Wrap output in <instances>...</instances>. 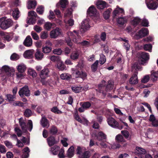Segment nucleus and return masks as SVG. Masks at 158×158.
Returning <instances> with one entry per match:
<instances>
[{
    "mask_svg": "<svg viewBox=\"0 0 158 158\" xmlns=\"http://www.w3.org/2000/svg\"><path fill=\"white\" fill-rule=\"evenodd\" d=\"M149 55L147 53L143 52L141 53L138 59L139 63H135L132 66V71H133L134 69L136 71L141 70V67L140 64L144 65L146 61L149 59Z\"/></svg>",
    "mask_w": 158,
    "mask_h": 158,
    "instance_id": "1",
    "label": "nucleus"
},
{
    "mask_svg": "<svg viewBox=\"0 0 158 158\" xmlns=\"http://www.w3.org/2000/svg\"><path fill=\"white\" fill-rule=\"evenodd\" d=\"M67 35L71 36L72 40L75 43L80 44L81 41V37L79 35V33L75 30L73 32L68 31L67 33Z\"/></svg>",
    "mask_w": 158,
    "mask_h": 158,
    "instance_id": "2",
    "label": "nucleus"
},
{
    "mask_svg": "<svg viewBox=\"0 0 158 158\" xmlns=\"http://www.w3.org/2000/svg\"><path fill=\"white\" fill-rule=\"evenodd\" d=\"M12 24L11 20L4 18L0 19V27L2 29L5 30L9 28Z\"/></svg>",
    "mask_w": 158,
    "mask_h": 158,
    "instance_id": "3",
    "label": "nucleus"
},
{
    "mask_svg": "<svg viewBox=\"0 0 158 158\" xmlns=\"http://www.w3.org/2000/svg\"><path fill=\"white\" fill-rule=\"evenodd\" d=\"M90 23V20L88 18L84 19L81 23V28L84 31H86L89 30L92 27Z\"/></svg>",
    "mask_w": 158,
    "mask_h": 158,
    "instance_id": "4",
    "label": "nucleus"
},
{
    "mask_svg": "<svg viewBox=\"0 0 158 158\" xmlns=\"http://www.w3.org/2000/svg\"><path fill=\"white\" fill-rule=\"evenodd\" d=\"M49 70L48 68H45L42 69L40 73V77L41 78V82L43 84H46L44 79L49 76Z\"/></svg>",
    "mask_w": 158,
    "mask_h": 158,
    "instance_id": "5",
    "label": "nucleus"
},
{
    "mask_svg": "<svg viewBox=\"0 0 158 158\" xmlns=\"http://www.w3.org/2000/svg\"><path fill=\"white\" fill-rule=\"evenodd\" d=\"M148 32L147 28H142L135 35L134 38L136 39H139L148 34Z\"/></svg>",
    "mask_w": 158,
    "mask_h": 158,
    "instance_id": "6",
    "label": "nucleus"
},
{
    "mask_svg": "<svg viewBox=\"0 0 158 158\" xmlns=\"http://www.w3.org/2000/svg\"><path fill=\"white\" fill-rule=\"evenodd\" d=\"M61 30L59 28L56 27L51 31L50 35L51 38L56 39L60 36L61 34Z\"/></svg>",
    "mask_w": 158,
    "mask_h": 158,
    "instance_id": "7",
    "label": "nucleus"
},
{
    "mask_svg": "<svg viewBox=\"0 0 158 158\" xmlns=\"http://www.w3.org/2000/svg\"><path fill=\"white\" fill-rule=\"evenodd\" d=\"M107 122L108 125L111 127L114 128H119L118 123L112 117H109L107 119Z\"/></svg>",
    "mask_w": 158,
    "mask_h": 158,
    "instance_id": "8",
    "label": "nucleus"
},
{
    "mask_svg": "<svg viewBox=\"0 0 158 158\" xmlns=\"http://www.w3.org/2000/svg\"><path fill=\"white\" fill-rule=\"evenodd\" d=\"M19 95L22 97L24 95L26 96H29L30 95V91L27 86H25L22 88L19 92Z\"/></svg>",
    "mask_w": 158,
    "mask_h": 158,
    "instance_id": "9",
    "label": "nucleus"
},
{
    "mask_svg": "<svg viewBox=\"0 0 158 158\" xmlns=\"http://www.w3.org/2000/svg\"><path fill=\"white\" fill-rule=\"evenodd\" d=\"M87 14L90 16H98L95 7L93 6H90L87 10Z\"/></svg>",
    "mask_w": 158,
    "mask_h": 158,
    "instance_id": "10",
    "label": "nucleus"
},
{
    "mask_svg": "<svg viewBox=\"0 0 158 158\" xmlns=\"http://www.w3.org/2000/svg\"><path fill=\"white\" fill-rule=\"evenodd\" d=\"M93 136L96 137V139L98 141H101L106 139V136L102 132H99L97 134H93Z\"/></svg>",
    "mask_w": 158,
    "mask_h": 158,
    "instance_id": "11",
    "label": "nucleus"
},
{
    "mask_svg": "<svg viewBox=\"0 0 158 158\" xmlns=\"http://www.w3.org/2000/svg\"><path fill=\"white\" fill-rule=\"evenodd\" d=\"M148 8L150 10H154L156 9L158 6V2H146Z\"/></svg>",
    "mask_w": 158,
    "mask_h": 158,
    "instance_id": "12",
    "label": "nucleus"
},
{
    "mask_svg": "<svg viewBox=\"0 0 158 158\" xmlns=\"http://www.w3.org/2000/svg\"><path fill=\"white\" fill-rule=\"evenodd\" d=\"M96 5L97 8L99 9H103L106 7V2L101 0H98Z\"/></svg>",
    "mask_w": 158,
    "mask_h": 158,
    "instance_id": "13",
    "label": "nucleus"
},
{
    "mask_svg": "<svg viewBox=\"0 0 158 158\" xmlns=\"http://www.w3.org/2000/svg\"><path fill=\"white\" fill-rule=\"evenodd\" d=\"M137 73L133 74L129 80V83L131 85H135L138 83V79L137 77Z\"/></svg>",
    "mask_w": 158,
    "mask_h": 158,
    "instance_id": "14",
    "label": "nucleus"
},
{
    "mask_svg": "<svg viewBox=\"0 0 158 158\" xmlns=\"http://www.w3.org/2000/svg\"><path fill=\"white\" fill-rule=\"evenodd\" d=\"M69 2L68 0H60L59 3L56 4V7L59 8H64L66 7V6L68 4Z\"/></svg>",
    "mask_w": 158,
    "mask_h": 158,
    "instance_id": "15",
    "label": "nucleus"
},
{
    "mask_svg": "<svg viewBox=\"0 0 158 158\" xmlns=\"http://www.w3.org/2000/svg\"><path fill=\"white\" fill-rule=\"evenodd\" d=\"M79 55V52L75 50L72 52L70 56V58L73 60H76L78 58Z\"/></svg>",
    "mask_w": 158,
    "mask_h": 158,
    "instance_id": "16",
    "label": "nucleus"
},
{
    "mask_svg": "<svg viewBox=\"0 0 158 158\" xmlns=\"http://www.w3.org/2000/svg\"><path fill=\"white\" fill-rule=\"evenodd\" d=\"M32 40L31 36H27L23 42V44L26 46L30 47L32 45Z\"/></svg>",
    "mask_w": 158,
    "mask_h": 158,
    "instance_id": "17",
    "label": "nucleus"
},
{
    "mask_svg": "<svg viewBox=\"0 0 158 158\" xmlns=\"http://www.w3.org/2000/svg\"><path fill=\"white\" fill-rule=\"evenodd\" d=\"M74 154V149L73 146H71L68 150L66 153V157L69 158L72 157Z\"/></svg>",
    "mask_w": 158,
    "mask_h": 158,
    "instance_id": "18",
    "label": "nucleus"
},
{
    "mask_svg": "<svg viewBox=\"0 0 158 158\" xmlns=\"http://www.w3.org/2000/svg\"><path fill=\"white\" fill-rule=\"evenodd\" d=\"M37 4V2L35 0H30L28 1L27 7L28 9H34Z\"/></svg>",
    "mask_w": 158,
    "mask_h": 158,
    "instance_id": "19",
    "label": "nucleus"
},
{
    "mask_svg": "<svg viewBox=\"0 0 158 158\" xmlns=\"http://www.w3.org/2000/svg\"><path fill=\"white\" fill-rule=\"evenodd\" d=\"M33 50H28L26 51L23 54V56L25 58L28 59L31 58L33 57Z\"/></svg>",
    "mask_w": 158,
    "mask_h": 158,
    "instance_id": "20",
    "label": "nucleus"
},
{
    "mask_svg": "<svg viewBox=\"0 0 158 158\" xmlns=\"http://www.w3.org/2000/svg\"><path fill=\"white\" fill-rule=\"evenodd\" d=\"M60 149V148L57 146H55L52 147L49 151L51 154L54 155L58 154V152Z\"/></svg>",
    "mask_w": 158,
    "mask_h": 158,
    "instance_id": "21",
    "label": "nucleus"
},
{
    "mask_svg": "<svg viewBox=\"0 0 158 158\" xmlns=\"http://www.w3.org/2000/svg\"><path fill=\"white\" fill-rule=\"evenodd\" d=\"M124 12L122 8H120L118 6L114 10L113 13V16L115 18L117 15Z\"/></svg>",
    "mask_w": 158,
    "mask_h": 158,
    "instance_id": "22",
    "label": "nucleus"
},
{
    "mask_svg": "<svg viewBox=\"0 0 158 158\" xmlns=\"http://www.w3.org/2000/svg\"><path fill=\"white\" fill-rule=\"evenodd\" d=\"M16 68L18 72H24L26 69V66L23 63H21L17 66Z\"/></svg>",
    "mask_w": 158,
    "mask_h": 158,
    "instance_id": "23",
    "label": "nucleus"
},
{
    "mask_svg": "<svg viewBox=\"0 0 158 158\" xmlns=\"http://www.w3.org/2000/svg\"><path fill=\"white\" fill-rule=\"evenodd\" d=\"M12 70V68L7 65H4L2 68L0 67V73L2 72L10 73Z\"/></svg>",
    "mask_w": 158,
    "mask_h": 158,
    "instance_id": "24",
    "label": "nucleus"
},
{
    "mask_svg": "<svg viewBox=\"0 0 158 158\" xmlns=\"http://www.w3.org/2000/svg\"><path fill=\"white\" fill-rule=\"evenodd\" d=\"M19 123L22 130L23 131H26L27 130V126L23 118H20L19 119Z\"/></svg>",
    "mask_w": 158,
    "mask_h": 158,
    "instance_id": "25",
    "label": "nucleus"
},
{
    "mask_svg": "<svg viewBox=\"0 0 158 158\" xmlns=\"http://www.w3.org/2000/svg\"><path fill=\"white\" fill-rule=\"evenodd\" d=\"M13 34L11 33H4L2 35V37L4 38L5 40L8 41L10 40L13 38Z\"/></svg>",
    "mask_w": 158,
    "mask_h": 158,
    "instance_id": "26",
    "label": "nucleus"
},
{
    "mask_svg": "<svg viewBox=\"0 0 158 158\" xmlns=\"http://www.w3.org/2000/svg\"><path fill=\"white\" fill-rule=\"evenodd\" d=\"M41 125L44 127H48L49 126V124L48 120L44 117L42 116L40 121Z\"/></svg>",
    "mask_w": 158,
    "mask_h": 158,
    "instance_id": "27",
    "label": "nucleus"
},
{
    "mask_svg": "<svg viewBox=\"0 0 158 158\" xmlns=\"http://www.w3.org/2000/svg\"><path fill=\"white\" fill-rule=\"evenodd\" d=\"M60 77L62 80H69L72 78V76L69 73H64L60 74Z\"/></svg>",
    "mask_w": 158,
    "mask_h": 158,
    "instance_id": "28",
    "label": "nucleus"
},
{
    "mask_svg": "<svg viewBox=\"0 0 158 158\" xmlns=\"http://www.w3.org/2000/svg\"><path fill=\"white\" fill-rule=\"evenodd\" d=\"M47 140L48 144L50 146L54 145L56 143L54 137L52 136L48 137L47 139Z\"/></svg>",
    "mask_w": 158,
    "mask_h": 158,
    "instance_id": "29",
    "label": "nucleus"
},
{
    "mask_svg": "<svg viewBox=\"0 0 158 158\" xmlns=\"http://www.w3.org/2000/svg\"><path fill=\"white\" fill-rule=\"evenodd\" d=\"M127 20L126 17H120L118 19L117 22L119 24L123 25L127 22Z\"/></svg>",
    "mask_w": 158,
    "mask_h": 158,
    "instance_id": "30",
    "label": "nucleus"
},
{
    "mask_svg": "<svg viewBox=\"0 0 158 158\" xmlns=\"http://www.w3.org/2000/svg\"><path fill=\"white\" fill-rule=\"evenodd\" d=\"M57 67L60 70L63 71L65 69L66 66L61 61L59 60L58 62Z\"/></svg>",
    "mask_w": 158,
    "mask_h": 158,
    "instance_id": "31",
    "label": "nucleus"
},
{
    "mask_svg": "<svg viewBox=\"0 0 158 158\" xmlns=\"http://www.w3.org/2000/svg\"><path fill=\"white\" fill-rule=\"evenodd\" d=\"M43 53L39 50H37L35 54V57L37 60H41L43 58Z\"/></svg>",
    "mask_w": 158,
    "mask_h": 158,
    "instance_id": "32",
    "label": "nucleus"
},
{
    "mask_svg": "<svg viewBox=\"0 0 158 158\" xmlns=\"http://www.w3.org/2000/svg\"><path fill=\"white\" fill-rule=\"evenodd\" d=\"M72 71V74L76 78L79 77H80L81 75V72L77 70L75 68H72L71 69Z\"/></svg>",
    "mask_w": 158,
    "mask_h": 158,
    "instance_id": "33",
    "label": "nucleus"
},
{
    "mask_svg": "<svg viewBox=\"0 0 158 158\" xmlns=\"http://www.w3.org/2000/svg\"><path fill=\"white\" fill-rule=\"evenodd\" d=\"M141 22V19L138 17H136L132 20L131 23L134 26H135Z\"/></svg>",
    "mask_w": 158,
    "mask_h": 158,
    "instance_id": "34",
    "label": "nucleus"
},
{
    "mask_svg": "<svg viewBox=\"0 0 158 158\" xmlns=\"http://www.w3.org/2000/svg\"><path fill=\"white\" fill-rule=\"evenodd\" d=\"M27 73L29 75L32 76L33 77H35L37 75V74L35 70L31 68L28 69Z\"/></svg>",
    "mask_w": 158,
    "mask_h": 158,
    "instance_id": "35",
    "label": "nucleus"
},
{
    "mask_svg": "<svg viewBox=\"0 0 158 158\" xmlns=\"http://www.w3.org/2000/svg\"><path fill=\"white\" fill-rule=\"evenodd\" d=\"M5 96L6 98V100L8 101L9 102L13 101L14 100L15 98V95H11L10 94H6Z\"/></svg>",
    "mask_w": 158,
    "mask_h": 158,
    "instance_id": "36",
    "label": "nucleus"
},
{
    "mask_svg": "<svg viewBox=\"0 0 158 158\" xmlns=\"http://www.w3.org/2000/svg\"><path fill=\"white\" fill-rule=\"evenodd\" d=\"M114 83L112 81H108V84L106 88V91H109L112 89L114 86Z\"/></svg>",
    "mask_w": 158,
    "mask_h": 158,
    "instance_id": "37",
    "label": "nucleus"
},
{
    "mask_svg": "<svg viewBox=\"0 0 158 158\" xmlns=\"http://www.w3.org/2000/svg\"><path fill=\"white\" fill-rule=\"evenodd\" d=\"M99 143L96 142V143L98 146L100 145L101 147L103 148H106L108 147L106 141H102V140L99 141Z\"/></svg>",
    "mask_w": 158,
    "mask_h": 158,
    "instance_id": "38",
    "label": "nucleus"
},
{
    "mask_svg": "<svg viewBox=\"0 0 158 158\" xmlns=\"http://www.w3.org/2000/svg\"><path fill=\"white\" fill-rule=\"evenodd\" d=\"M23 150L24 153L22 155L23 158H27L29 156L28 153L30 152L29 148L28 147H26Z\"/></svg>",
    "mask_w": 158,
    "mask_h": 158,
    "instance_id": "39",
    "label": "nucleus"
},
{
    "mask_svg": "<svg viewBox=\"0 0 158 158\" xmlns=\"http://www.w3.org/2000/svg\"><path fill=\"white\" fill-rule=\"evenodd\" d=\"M13 18L16 20L19 16V12L18 9L16 8L13 11Z\"/></svg>",
    "mask_w": 158,
    "mask_h": 158,
    "instance_id": "40",
    "label": "nucleus"
},
{
    "mask_svg": "<svg viewBox=\"0 0 158 158\" xmlns=\"http://www.w3.org/2000/svg\"><path fill=\"white\" fill-rule=\"evenodd\" d=\"M72 90L76 93H78L81 92L82 89V88L81 86H74L71 87Z\"/></svg>",
    "mask_w": 158,
    "mask_h": 158,
    "instance_id": "41",
    "label": "nucleus"
},
{
    "mask_svg": "<svg viewBox=\"0 0 158 158\" xmlns=\"http://www.w3.org/2000/svg\"><path fill=\"white\" fill-rule=\"evenodd\" d=\"M89 152L88 151H86L79 155L78 156V158H89Z\"/></svg>",
    "mask_w": 158,
    "mask_h": 158,
    "instance_id": "42",
    "label": "nucleus"
},
{
    "mask_svg": "<svg viewBox=\"0 0 158 158\" xmlns=\"http://www.w3.org/2000/svg\"><path fill=\"white\" fill-rule=\"evenodd\" d=\"M52 49L51 47L45 46L42 48V51L45 53H48L51 52Z\"/></svg>",
    "mask_w": 158,
    "mask_h": 158,
    "instance_id": "43",
    "label": "nucleus"
},
{
    "mask_svg": "<svg viewBox=\"0 0 158 158\" xmlns=\"http://www.w3.org/2000/svg\"><path fill=\"white\" fill-rule=\"evenodd\" d=\"M110 12L111 9H109L104 12L103 14V16L104 18L105 19H108L109 18L110 16Z\"/></svg>",
    "mask_w": 158,
    "mask_h": 158,
    "instance_id": "44",
    "label": "nucleus"
},
{
    "mask_svg": "<svg viewBox=\"0 0 158 158\" xmlns=\"http://www.w3.org/2000/svg\"><path fill=\"white\" fill-rule=\"evenodd\" d=\"M98 60L96 61L95 62L92 64L91 66V69L93 72L96 71L98 68Z\"/></svg>",
    "mask_w": 158,
    "mask_h": 158,
    "instance_id": "45",
    "label": "nucleus"
},
{
    "mask_svg": "<svg viewBox=\"0 0 158 158\" xmlns=\"http://www.w3.org/2000/svg\"><path fill=\"white\" fill-rule=\"evenodd\" d=\"M115 139L119 142H126L123 136L120 134H118L116 136Z\"/></svg>",
    "mask_w": 158,
    "mask_h": 158,
    "instance_id": "46",
    "label": "nucleus"
},
{
    "mask_svg": "<svg viewBox=\"0 0 158 158\" xmlns=\"http://www.w3.org/2000/svg\"><path fill=\"white\" fill-rule=\"evenodd\" d=\"M136 150L139 154H144L146 152L145 149L139 147H136Z\"/></svg>",
    "mask_w": 158,
    "mask_h": 158,
    "instance_id": "47",
    "label": "nucleus"
},
{
    "mask_svg": "<svg viewBox=\"0 0 158 158\" xmlns=\"http://www.w3.org/2000/svg\"><path fill=\"white\" fill-rule=\"evenodd\" d=\"M54 23H52L50 22H48L45 23L44 25V28L47 30H49L52 28Z\"/></svg>",
    "mask_w": 158,
    "mask_h": 158,
    "instance_id": "48",
    "label": "nucleus"
},
{
    "mask_svg": "<svg viewBox=\"0 0 158 158\" xmlns=\"http://www.w3.org/2000/svg\"><path fill=\"white\" fill-rule=\"evenodd\" d=\"M85 151V149L83 148H81L80 147H77L76 149V152L77 154L80 155L83 153Z\"/></svg>",
    "mask_w": 158,
    "mask_h": 158,
    "instance_id": "49",
    "label": "nucleus"
},
{
    "mask_svg": "<svg viewBox=\"0 0 158 158\" xmlns=\"http://www.w3.org/2000/svg\"><path fill=\"white\" fill-rule=\"evenodd\" d=\"M59 152L58 156L59 158H64L65 157L64 155V149L61 148L59 149Z\"/></svg>",
    "mask_w": 158,
    "mask_h": 158,
    "instance_id": "50",
    "label": "nucleus"
},
{
    "mask_svg": "<svg viewBox=\"0 0 158 158\" xmlns=\"http://www.w3.org/2000/svg\"><path fill=\"white\" fill-rule=\"evenodd\" d=\"M100 58L99 59L100 63L101 64H103L106 61L105 57V56L102 54H101L100 55Z\"/></svg>",
    "mask_w": 158,
    "mask_h": 158,
    "instance_id": "51",
    "label": "nucleus"
},
{
    "mask_svg": "<svg viewBox=\"0 0 158 158\" xmlns=\"http://www.w3.org/2000/svg\"><path fill=\"white\" fill-rule=\"evenodd\" d=\"M151 77L154 80H156L158 78V71H152V72Z\"/></svg>",
    "mask_w": 158,
    "mask_h": 158,
    "instance_id": "52",
    "label": "nucleus"
},
{
    "mask_svg": "<svg viewBox=\"0 0 158 158\" xmlns=\"http://www.w3.org/2000/svg\"><path fill=\"white\" fill-rule=\"evenodd\" d=\"M17 77L19 79L23 78L25 76V73L24 72H19L16 73Z\"/></svg>",
    "mask_w": 158,
    "mask_h": 158,
    "instance_id": "53",
    "label": "nucleus"
},
{
    "mask_svg": "<svg viewBox=\"0 0 158 158\" xmlns=\"http://www.w3.org/2000/svg\"><path fill=\"white\" fill-rule=\"evenodd\" d=\"M152 46L151 44H146L144 46V49L146 51H148L151 52Z\"/></svg>",
    "mask_w": 158,
    "mask_h": 158,
    "instance_id": "54",
    "label": "nucleus"
},
{
    "mask_svg": "<svg viewBox=\"0 0 158 158\" xmlns=\"http://www.w3.org/2000/svg\"><path fill=\"white\" fill-rule=\"evenodd\" d=\"M31 35L34 40H39V35L34 31H32L31 32Z\"/></svg>",
    "mask_w": 158,
    "mask_h": 158,
    "instance_id": "55",
    "label": "nucleus"
},
{
    "mask_svg": "<svg viewBox=\"0 0 158 158\" xmlns=\"http://www.w3.org/2000/svg\"><path fill=\"white\" fill-rule=\"evenodd\" d=\"M48 37V32L46 31L42 32L40 35L41 39H44L47 38Z\"/></svg>",
    "mask_w": 158,
    "mask_h": 158,
    "instance_id": "56",
    "label": "nucleus"
},
{
    "mask_svg": "<svg viewBox=\"0 0 158 158\" xmlns=\"http://www.w3.org/2000/svg\"><path fill=\"white\" fill-rule=\"evenodd\" d=\"M32 112L31 110L29 109H27L24 112V115L27 117H28L31 115Z\"/></svg>",
    "mask_w": 158,
    "mask_h": 158,
    "instance_id": "57",
    "label": "nucleus"
},
{
    "mask_svg": "<svg viewBox=\"0 0 158 158\" xmlns=\"http://www.w3.org/2000/svg\"><path fill=\"white\" fill-rule=\"evenodd\" d=\"M10 58L12 60H16L19 58V56L16 54L14 53L11 55Z\"/></svg>",
    "mask_w": 158,
    "mask_h": 158,
    "instance_id": "58",
    "label": "nucleus"
},
{
    "mask_svg": "<svg viewBox=\"0 0 158 158\" xmlns=\"http://www.w3.org/2000/svg\"><path fill=\"white\" fill-rule=\"evenodd\" d=\"M36 11L38 14L41 15L44 12V7L42 6H39L37 8Z\"/></svg>",
    "mask_w": 158,
    "mask_h": 158,
    "instance_id": "59",
    "label": "nucleus"
},
{
    "mask_svg": "<svg viewBox=\"0 0 158 158\" xmlns=\"http://www.w3.org/2000/svg\"><path fill=\"white\" fill-rule=\"evenodd\" d=\"M64 21L66 24H68L70 26H73L74 24V21L73 19L71 18L69 19L67 22H66L65 21Z\"/></svg>",
    "mask_w": 158,
    "mask_h": 158,
    "instance_id": "60",
    "label": "nucleus"
},
{
    "mask_svg": "<svg viewBox=\"0 0 158 158\" xmlns=\"http://www.w3.org/2000/svg\"><path fill=\"white\" fill-rule=\"evenodd\" d=\"M141 24L143 26L146 27L148 26L149 22L148 20L146 19H143L142 21Z\"/></svg>",
    "mask_w": 158,
    "mask_h": 158,
    "instance_id": "61",
    "label": "nucleus"
},
{
    "mask_svg": "<svg viewBox=\"0 0 158 158\" xmlns=\"http://www.w3.org/2000/svg\"><path fill=\"white\" fill-rule=\"evenodd\" d=\"M28 15L29 17L35 18L37 16V14L34 11H31L28 12Z\"/></svg>",
    "mask_w": 158,
    "mask_h": 158,
    "instance_id": "62",
    "label": "nucleus"
},
{
    "mask_svg": "<svg viewBox=\"0 0 158 158\" xmlns=\"http://www.w3.org/2000/svg\"><path fill=\"white\" fill-rule=\"evenodd\" d=\"M121 132L126 139H127L129 137V133L126 130L122 131Z\"/></svg>",
    "mask_w": 158,
    "mask_h": 158,
    "instance_id": "63",
    "label": "nucleus"
},
{
    "mask_svg": "<svg viewBox=\"0 0 158 158\" xmlns=\"http://www.w3.org/2000/svg\"><path fill=\"white\" fill-rule=\"evenodd\" d=\"M33 29L38 33H40L42 30V28L41 27L37 25H35L34 26Z\"/></svg>",
    "mask_w": 158,
    "mask_h": 158,
    "instance_id": "64",
    "label": "nucleus"
}]
</instances>
